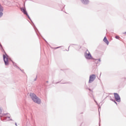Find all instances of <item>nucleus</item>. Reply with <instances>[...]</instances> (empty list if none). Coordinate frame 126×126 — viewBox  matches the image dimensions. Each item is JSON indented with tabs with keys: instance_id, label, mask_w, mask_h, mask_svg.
<instances>
[{
	"instance_id": "f257e3e1",
	"label": "nucleus",
	"mask_w": 126,
	"mask_h": 126,
	"mask_svg": "<svg viewBox=\"0 0 126 126\" xmlns=\"http://www.w3.org/2000/svg\"><path fill=\"white\" fill-rule=\"evenodd\" d=\"M30 97L32 98V101L34 102V103H36V104H41V99H40V98H39V97H38L34 94L31 93Z\"/></svg>"
},
{
	"instance_id": "f03ea898",
	"label": "nucleus",
	"mask_w": 126,
	"mask_h": 126,
	"mask_svg": "<svg viewBox=\"0 0 126 126\" xmlns=\"http://www.w3.org/2000/svg\"><path fill=\"white\" fill-rule=\"evenodd\" d=\"M4 53L5 55H3V61L5 65H8V56H7V54L5 53V52H4Z\"/></svg>"
},
{
	"instance_id": "7ed1b4c3",
	"label": "nucleus",
	"mask_w": 126,
	"mask_h": 126,
	"mask_svg": "<svg viewBox=\"0 0 126 126\" xmlns=\"http://www.w3.org/2000/svg\"><path fill=\"white\" fill-rule=\"evenodd\" d=\"M85 56L87 60L92 59V56L91 55V54H90V52H89V51H88V50L86 51V53L85 54Z\"/></svg>"
},
{
	"instance_id": "20e7f679",
	"label": "nucleus",
	"mask_w": 126,
	"mask_h": 126,
	"mask_svg": "<svg viewBox=\"0 0 126 126\" xmlns=\"http://www.w3.org/2000/svg\"><path fill=\"white\" fill-rule=\"evenodd\" d=\"M95 78H96V75H95V74L91 75L90 76L89 83H92V82H93L94 80H95Z\"/></svg>"
},
{
	"instance_id": "39448f33",
	"label": "nucleus",
	"mask_w": 126,
	"mask_h": 126,
	"mask_svg": "<svg viewBox=\"0 0 126 126\" xmlns=\"http://www.w3.org/2000/svg\"><path fill=\"white\" fill-rule=\"evenodd\" d=\"M114 97L116 101L117 102H121V97H120V95L117 93H114Z\"/></svg>"
},
{
	"instance_id": "423d86ee",
	"label": "nucleus",
	"mask_w": 126,
	"mask_h": 126,
	"mask_svg": "<svg viewBox=\"0 0 126 126\" xmlns=\"http://www.w3.org/2000/svg\"><path fill=\"white\" fill-rule=\"evenodd\" d=\"M21 11L24 13V14H26L27 16L30 19V17L29 16V15H28V13H27V11H26V10L24 9V8H21Z\"/></svg>"
},
{
	"instance_id": "0eeeda50",
	"label": "nucleus",
	"mask_w": 126,
	"mask_h": 126,
	"mask_svg": "<svg viewBox=\"0 0 126 126\" xmlns=\"http://www.w3.org/2000/svg\"><path fill=\"white\" fill-rule=\"evenodd\" d=\"M82 3H84V4H87V3H89V0H81Z\"/></svg>"
},
{
	"instance_id": "6e6552de",
	"label": "nucleus",
	"mask_w": 126,
	"mask_h": 126,
	"mask_svg": "<svg viewBox=\"0 0 126 126\" xmlns=\"http://www.w3.org/2000/svg\"><path fill=\"white\" fill-rule=\"evenodd\" d=\"M103 41L104 42H105V43H106L107 45H109V41H108V39H107V37H106V36L104 37V39H103Z\"/></svg>"
},
{
	"instance_id": "1a4fd4ad",
	"label": "nucleus",
	"mask_w": 126,
	"mask_h": 126,
	"mask_svg": "<svg viewBox=\"0 0 126 126\" xmlns=\"http://www.w3.org/2000/svg\"><path fill=\"white\" fill-rule=\"evenodd\" d=\"M2 110L0 108V117H3V116H6V114H1Z\"/></svg>"
},
{
	"instance_id": "9d476101",
	"label": "nucleus",
	"mask_w": 126,
	"mask_h": 126,
	"mask_svg": "<svg viewBox=\"0 0 126 126\" xmlns=\"http://www.w3.org/2000/svg\"><path fill=\"white\" fill-rule=\"evenodd\" d=\"M3 11V7L1 5V4L0 3V12Z\"/></svg>"
},
{
	"instance_id": "9b49d317",
	"label": "nucleus",
	"mask_w": 126,
	"mask_h": 126,
	"mask_svg": "<svg viewBox=\"0 0 126 126\" xmlns=\"http://www.w3.org/2000/svg\"><path fill=\"white\" fill-rule=\"evenodd\" d=\"M4 120H6V121H12V120L10 119V117H5Z\"/></svg>"
},
{
	"instance_id": "f8f14e48",
	"label": "nucleus",
	"mask_w": 126,
	"mask_h": 126,
	"mask_svg": "<svg viewBox=\"0 0 126 126\" xmlns=\"http://www.w3.org/2000/svg\"><path fill=\"white\" fill-rule=\"evenodd\" d=\"M3 15V13L2 12H0V18Z\"/></svg>"
},
{
	"instance_id": "ddd939ff",
	"label": "nucleus",
	"mask_w": 126,
	"mask_h": 126,
	"mask_svg": "<svg viewBox=\"0 0 126 126\" xmlns=\"http://www.w3.org/2000/svg\"><path fill=\"white\" fill-rule=\"evenodd\" d=\"M115 38L116 39H120V37L119 36H116Z\"/></svg>"
},
{
	"instance_id": "4468645a",
	"label": "nucleus",
	"mask_w": 126,
	"mask_h": 126,
	"mask_svg": "<svg viewBox=\"0 0 126 126\" xmlns=\"http://www.w3.org/2000/svg\"><path fill=\"white\" fill-rule=\"evenodd\" d=\"M36 80H37V76H36V78L34 79V81H36Z\"/></svg>"
},
{
	"instance_id": "2eb2a0df",
	"label": "nucleus",
	"mask_w": 126,
	"mask_h": 126,
	"mask_svg": "<svg viewBox=\"0 0 126 126\" xmlns=\"http://www.w3.org/2000/svg\"><path fill=\"white\" fill-rule=\"evenodd\" d=\"M0 46L1 48V49H2V45H1V44H0Z\"/></svg>"
},
{
	"instance_id": "dca6fc26",
	"label": "nucleus",
	"mask_w": 126,
	"mask_h": 126,
	"mask_svg": "<svg viewBox=\"0 0 126 126\" xmlns=\"http://www.w3.org/2000/svg\"><path fill=\"white\" fill-rule=\"evenodd\" d=\"M98 62H101V59H98Z\"/></svg>"
},
{
	"instance_id": "f3484780",
	"label": "nucleus",
	"mask_w": 126,
	"mask_h": 126,
	"mask_svg": "<svg viewBox=\"0 0 126 126\" xmlns=\"http://www.w3.org/2000/svg\"><path fill=\"white\" fill-rule=\"evenodd\" d=\"M15 126H17V123H15Z\"/></svg>"
},
{
	"instance_id": "a211bd4d",
	"label": "nucleus",
	"mask_w": 126,
	"mask_h": 126,
	"mask_svg": "<svg viewBox=\"0 0 126 126\" xmlns=\"http://www.w3.org/2000/svg\"><path fill=\"white\" fill-rule=\"evenodd\" d=\"M123 34H126V32H124Z\"/></svg>"
},
{
	"instance_id": "6ab92c4d",
	"label": "nucleus",
	"mask_w": 126,
	"mask_h": 126,
	"mask_svg": "<svg viewBox=\"0 0 126 126\" xmlns=\"http://www.w3.org/2000/svg\"><path fill=\"white\" fill-rule=\"evenodd\" d=\"M114 102H115V104H117V102H116V101H114Z\"/></svg>"
},
{
	"instance_id": "aec40b11",
	"label": "nucleus",
	"mask_w": 126,
	"mask_h": 126,
	"mask_svg": "<svg viewBox=\"0 0 126 126\" xmlns=\"http://www.w3.org/2000/svg\"><path fill=\"white\" fill-rule=\"evenodd\" d=\"M56 49H59V47L56 48Z\"/></svg>"
},
{
	"instance_id": "412c9836",
	"label": "nucleus",
	"mask_w": 126,
	"mask_h": 126,
	"mask_svg": "<svg viewBox=\"0 0 126 126\" xmlns=\"http://www.w3.org/2000/svg\"><path fill=\"white\" fill-rule=\"evenodd\" d=\"M13 64H14V62H13Z\"/></svg>"
}]
</instances>
